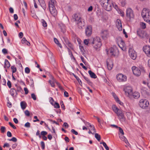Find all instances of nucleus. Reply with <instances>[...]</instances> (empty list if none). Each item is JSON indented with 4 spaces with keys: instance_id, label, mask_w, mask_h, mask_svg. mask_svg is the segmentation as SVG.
Instances as JSON below:
<instances>
[{
    "instance_id": "nucleus-1",
    "label": "nucleus",
    "mask_w": 150,
    "mask_h": 150,
    "mask_svg": "<svg viewBox=\"0 0 150 150\" xmlns=\"http://www.w3.org/2000/svg\"><path fill=\"white\" fill-rule=\"evenodd\" d=\"M92 46L94 50L99 51L102 45L101 39L99 37L96 36L93 38L91 42Z\"/></svg>"
},
{
    "instance_id": "nucleus-2",
    "label": "nucleus",
    "mask_w": 150,
    "mask_h": 150,
    "mask_svg": "<svg viewBox=\"0 0 150 150\" xmlns=\"http://www.w3.org/2000/svg\"><path fill=\"white\" fill-rule=\"evenodd\" d=\"M100 4L103 8L108 11H110L113 6L110 0H99Z\"/></svg>"
},
{
    "instance_id": "nucleus-3",
    "label": "nucleus",
    "mask_w": 150,
    "mask_h": 150,
    "mask_svg": "<svg viewBox=\"0 0 150 150\" xmlns=\"http://www.w3.org/2000/svg\"><path fill=\"white\" fill-rule=\"evenodd\" d=\"M56 5V2L55 0H50L49 3V8L51 14L55 17L57 14V12L55 6Z\"/></svg>"
},
{
    "instance_id": "nucleus-4",
    "label": "nucleus",
    "mask_w": 150,
    "mask_h": 150,
    "mask_svg": "<svg viewBox=\"0 0 150 150\" xmlns=\"http://www.w3.org/2000/svg\"><path fill=\"white\" fill-rule=\"evenodd\" d=\"M113 110L117 114L119 119L121 121L124 120L125 117L123 111L118 108L115 105H113L112 106Z\"/></svg>"
},
{
    "instance_id": "nucleus-5",
    "label": "nucleus",
    "mask_w": 150,
    "mask_h": 150,
    "mask_svg": "<svg viewBox=\"0 0 150 150\" xmlns=\"http://www.w3.org/2000/svg\"><path fill=\"white\" fill-rule=\"evenodd\" d=\"M142 16L144 21L150 25V11L149 10L144 8L142 13Z\"/></svg>"
},
{
    "instance_id": "nucleus-6",
    "label": "nucleus",
    "mask_w": 150,
    "mask_h": 150,
    "mask_svg": "<svg viewBox=\"0 0 150 150\" xmlns=\"http://www.w3.org/2000/svg\"><path fill=\"white\" fill-rule=\"evenodd\" d=\"M126 96L129 98H132V88L131 86H126L124 88Z\"/></svg>"
},
{
    "instance_id": "nucleus-7",
    "label": "nucleus",
    "mask_w": 150,
    "mask_h": 150,
    "mask_svg": "<svg viewBox=\"0 0 150 150\" xmlns=\"http://www.w3.org/2000/svg\"><path fill=\"white\" fill-rule=\"evenodd\" d=\"M139 104L141 108L143 109H145L149 106V103L147 100L142 99L139 100Z\"/></svg>"
},
{
    "instance_id": "nucleus-8",
    "label": "nucleus",
    "mask_w": 150,
    "mask_h": 150,
    "mask_svg": "<svg viewBox=\"0 0 150 150\" xmlns=\"http://www.w3.org/2000/svg\"><path fill=\"white\" fill-rule=\"evenodd\" d=\"M118 50L117 47L115 46L111 47L108 51H107L108 54L111 55L115 56L118 52Z\"/></svg>"
},
{
    "instance_id": "nucleus-9",
    "label": "nucleus",
    "mask_w": 150,
    "mask_h": 150,
    "mask_svg": "<svg viewBox=\"0 0 150 150\" xmlns=\"http://www.w3.org/2000/svg\"><path fill=\"white\" fill-rule=\"evenodd\" d=\"M137 35L141 38H147L149 37V35L144 30L139 29L137 30Z\"/></svg>"
},
{
    "instance_id": "nucleus-10",
    "label": "nucleus",
    "mask_w": 150,
    "mask_h": 150,
    "mask_svg": "<svg viewBox=\"0 0 150 150\" xmlns=\"http://www.w3.org/2000/svg\"><path fill=\"white\" fill-rule=\"evenodd\" d=\"M117 80L120 82H124L127 80L126 76L122 74H119L116 75Z\"/></svg>"
},
{
    "instance_id": "nucleus-11",
    "label": "nucleus",
    "mask_w": 150,
    "mask_h": 150,
    "mask_svg": "<svg viewBox=\"0 0 150 150\" xmlns=\"http://www.w3.org/2000/svg\"><path fill=\"white\" fill-rule=\"evenodd\" d=\"M126 15L127 17L129 19H133L134 18V14L133 11L131 8H128L126 11Z\"/></svg>"
},
{
    "instance_id": "nucleus-12",
    "label": "nucleus",
    "mask_w": 150,
    "mask_h": 150,
    "mask_svg": "<svg viewBox=\"0 0 150 150\" xmlns=\"http://www.w3.org/2000/svg\"><path fill=\"white\" fill-rule=\"evenodd\" d=\"M129 55L133 59L135 60L137 57V54L135 51L132 48H129L128 50Z\"/></svg>"
},
{
    "instance_id": "nucleus-13",
    "label": "nucleus",
    "mask_w": 150,
    "mask_h": 150,
    "mask_svg": "<svg viewBox=\"0 0 150 150\" xmlns=\"http://www.w3.org/2000/svg\"><path fill=\"white\" fill-rule=\"evenodd\" d=\"M132 70L133 74L137 76H139L141 74V72L138 68L133 66L132 67Z\"/></svg>"
},
{
    "instance_id": "nucleus-14",
    "label": "nucleus",
    "mask_w": 150,
    "mask_h": 150,
    "mask_svg": "<svg viewBox=\"0 0 150 150\" xmlns=\"http://www.w3.org/2000/svg\"><path fill=\"white\" fill-rule=\"evenodd\" d=\"M81 19V18L79 16L76 14H74L72 16L71 21L73 22H75L76 23L78 22Z\"/></svg>"
},
{
    "instance_id": "nucleus-15",
    "label": "nucleus",
    "mask_w": 150,
    "mask_h": 150,
    "mask_svg": "<svg viewBox=\"0 0 150 150\" xmlns=\"http://www.w3.org/2000/svg\"><path fill=\"white\" fill-rule=\"evenodd\" d=\"M143 50L147 56L150 57V46H145L143 47Z\"/></svg>"
},
{
    "instance_id": "nucleus-16",
    "label": "nucleus",
    "mask_w": 150,
    "mask_h": 150,
    "mask_svg": "<svg viewBox=\"0 0 150 150\" xmlns=\"http://www.w3.org/2000/svg\"><path fill=\"white\" fill-rule=\"evenodd\" d=\"M92 27L91 26H88L85 30V33L87 36H90L92 34Z\"/></svg>"
},
{
    "instance_id": "nucleus-17",
    "label": "nucleus",
    "mask_w": 150,
    "mask_h": 150,
    "mask_svg": "<svg viewBox=\"0 0 150 150\" xmlns=\"http://www.w3.org/2000/svg\"><path fill=\"white\" fill-rule=\"evenodd\" d=\"M117 27L119 31L122 30V25L121 21L120 19H117L116 22Z\"/></svg>"
},
{
    "instance_id": "nucleus-18",
    "label": "nucleus",
    "mask_w": 150,
    "mask_h": 150,
    "mask_svg": "<svg viewBox=\"0 0 150 150\" xmlns=\"http://www.w3.org/2000/svg\"><path fill=\"white\" fill-rule=\"evenodd\" d=\"M76 24L77 25L79 29H82L84 26L85 25V23L83 21H82L81 19L80 20V21H79Z\"/></svg>"
},
{
    "instance_id": "nucleus-19",
    "label": "nucleus",
    "mask_w": 150,
    "mask_h": 150,
    "mask_svg": "<svg viewBox=\"0 0 150 150\" xmlns=\"http://www.w3.org/2000/svg\"><path fill=\"white\" fill-rule=\"evenodd\" d=\"M50 78L51 79L49 80V82L52 87H55L54 83L56 82V81L52 76L51 75Z\"/></svg>"
},
{
    "instance_id": "nucleus-20",
    "label": "nucleus",
    "mask_w": 150,
    "mask_h": 150,
    "mask_svg": "<svg viewBox=\"0 0 150 150\" xmlns=\"http://www.w3.org/2000/svg\"><path fill=\"white\" fill-rule=\"evenodd\" d=\"M132 97L131 98H129L130 99H132L133 98L135 99H138L140 97L139 93L136 92H134L133 93H132Z\"/></svg>"
},
{
    "instance_id": "nucleus-21",
    "label": "nucleus",
    "mask_w": 150,
    "mask_h": 150,
    "mask_svg": "<svg viewBox=\"0 0 150 150\" xmlns=\"http://www.w3.org/2000/svg\"><path fill=\"white\" fill-rule=\"evenodd\" d=\"M119 137L120 139L122 141L124 142L127 145L129 146V144L128 141V140H127L125 136L122 135L120 136L119 135Z\"/></svg>"
},
{
    "instance_id": "nucleus-22",
    "label": "nucleus",
    "mask_w": 150,
    "mask_h": 150,
    "mask_svg": "<svg viewBox=\"0 0 150 150\" xmlns=\"http://www.w3.org/2000/svg\"><path fill=\"white\" fill-rule=\"evenodd\" d=\"M112 95L114 97L116 101L120 105H122L123 104V103L120 101V100H119L118 98L116 95L115 94V93H112Z\"/></svg>"
},
{
    "instance_id": "nucleus-23",
    "label": "nucleus",
    "mask_w": 150,
    "mask_h": 150,
    "mask_svg": "<svg viewBox=\"0 0 150 150\" xmlns=\"http://www.w3.org/2000/svg\"><path fill=\"white\" fill-rule=\"evenodd\" d=\"M21 106V108L24 110L25 109L27 106V104L25 101H22L20 103Z\"/></svg>"
},
{
    "instance_id": "nucleus-24",
    "label": "nucleus",
    "mask_w": 150,
    "mask_h": 150,
    "mask_svg": "<svg viewBox=\"0 0 150 150\" xmlns=\"http://www.w3.org/2000/svg\"><path fill=\"white\" fill-rule=\"evenodd\" d=\"M41 6L44 8H46V5L44 0H38Z\"/></svg>"
},
{
    "instance_id": "nucleus-25",
    "label": "nucleus",
    "mask_w": 150,
    "mask_h": 150,
    "mask_svg": "<svg viewBox=\"0 0 150 150\" xmlns=\"http://www.w3.org/2000/svg\"><path fill=\"white\" fill-rule=\"evenodd\" d=\"M88 72L91 77L92 78L94 79H96V78L97 76L96 75L91 71L89 70L88 71Z\"/></svg>"
},
{
    "instance_id": "nucleus-26",
    "label": "nucleus",
    "mask_w": 150,
    "mask_h": 150,
    "mask_svg": "<svg viewBox=\"0 0 150 150\" xmlns=\"http://www.w3.org/2000/svg\"><path fill=\"white\" fill-rule=\"evenodd\" d=\"M10 92L11 95L12 96H13L15 93H16V95L17 94L16 90L13 88H12L10 89Z\"/></svg>"
},
{
    "instance_id": "nucleus-27",
    "label": "nucleus",
    "mask_w": 150,
    "mask_h": 150,
    "mask_svg": "<svg viewBox=\"0 0 150 150\" xmlns=\"http://www.w3.org/2000/svg\"><path fill=\"white\" fill-rule=\"evenodd\" d=\"M120 44L122 45V47H120L121 48V49L123 50H126V46L125 45V44L123 40H121V41Z\"/></svg>"
},
{
    "instance_id": "nucleus-28",
    "label": "nucleus",
    "mask_w": 150,
    "mask_h": 150,
    "mask_svg": "<svg viewBox=\"0 0 150 150\" xmlns=\"http://www.w3.org/2000/svg\"><path fill=\"white\" fill-rule=\"evenodd\" d=\"M10 66V64L9 61L7 59H5V68H8Z\"/></svg>"
},
{
    "instance_id": "nucleus-29",
    "label": "nucleus",
    "mask_w": 150,
    "mask_h": 150,
    "mask_svg": "<svg viewBox=\"0 0 150 150\" xmlns=\"http://www.w3.org/2000/svg\"><path fill=\"white\" fill-rule=\"evenodd\" d=\"M89 39H86L84 40L83 42L84 44L87 46H88L89 45L90 43L89 42Z\"/></svg>"
},
{
    "instance_id": "nucleus-30",
    "label": "nucleus",
    "mask_w": 150,
    "mask_h": 150,
    "mask_svg": "<svg viewBox=\"0 0 150 150\" xmlns=\"http://www.w3.org/2000/svg\"><path fill=\"white\" fill-rule=\"evenodd\" d=\"M84 79L87 81V83L90 85H92V83L91 82L88 78L84 76Z\"/></svg>"
},
{
    "instance_id": "nucleus-31",
    "label": "nucleus",
    "mask_w": 150,
    "mask_h": 150,
    "mask_svg": "<svg viewBox=\"0 0 150 150\" xmlns=\"http://www.w3.org/2000/svg\"><path fill=\"white\" fill-rule=\"evenodd\" d=\"M95 137L98 141H100V136L98 133L95 134Z\"/></svg>"
},
{
    "instance_id": "nucleus-32",
    "label": "nucleus",
    "mask_w": 150,
    "mask_h": 150,
    "mask_svg": "<svg viewBox=\"0 0 150 150\" xmlns=\"http://www.w3.org/2000/svg\"><path fill=\"white\" fill-rule=\"evenodd\" d=\"M140 25L142 28L143 29H144L146 28V24L143 22H140Z\"/></svg>"
},
{
    "instance_id": "nucleus-33",
    "label": "nucleus",
    "mask_w": 150,
    "mask_h": 150,
    "mask_svg": "<svg viewBox=\"0 0 150 150\" xmlns=\"http://www.w3.org/2000/svg\"><path fill=\"white\" fill-rule=\"evenodd\" d=\"M100 144H102L103 146L105 147V148L106 150H109V148L107 146L106 143L104 142L102 143H100Z\"/></svg>"
},
{
    "instance_id": "nucleus-34",
    "label": "nucleus",
    "mask_w": 150,
    "mask_h": 150,
    "mask_svg": "<svg viewBox=\"0 0 150 150\" xmlns=\"http://www.w3.org/2000/svg\"><path fill=\"white\" fill-rule=\"evenodd\" d=\"M63 40L65 42H66L67 44H68L69 46H70L71 44L70 43L68 39L64 37H63Z\"/></svg>"
},
{
    "instance_id": "nucleus-35",
    "label": "nucleus",
    "mask_w": 150,
    "mask_h": 150,
    "mask_svg": "<svg viewBox=\"0 0 150 150\" xmlns=\"http://www.w3.org/2000/svg\"><path fill=\"white\" fill-rule=\"evenodd\" d=\"M102 33L104 36L106 37L108 34V33L107 30H105L103 31Z\"/></svg>"
},
{
    "instance_id": "nucleus-36",
    "label": "nucleus",
    "mask_w": 150,
    "mask_h": 150,
    "mask_svg": "<svg viewBox=\"0 0 150 150\" xmlns=\"http://www.w3.org/2000/svg\"><path fill=\"white\" fill-rule=\"evenodd\" d=\"M42 23L43 26L44 27H46L47 26V23L46 22L44 19L42 20Z\"/></svg>"
},
{
    "instance_id": "nucleus-37",
    "label": "nucleus",
    "mask_w": 150,
    "mask_h": 150,
    "mask_svg": "<svg viewBox=\"0 0 150 150\" xmlns=\"http://www.w3.org/2000/svg\"><path fill=\"white\" fill-rule=\"evenodd\" d=\"M11 69L12 70V73H15L16 70V68L14 66H12L11 67Z\"/></svg>"
},
{
    "instance_id": "nucleus-38",
    "label": "nucleus",
    "mask_w": 150,
    "mask_h": 150,
    "mask_svg": "<svg viewBox=\"0 0 150 150\" xmlns=\"http://www.w3.org/2000/svg\"><path fill=\"white\" fill-rule=\"evenodd\" d=\"M76 79L77 80L78 82L79 83V84L81 85H82V82L81 81V80L79 79V78L77 76H75L74 75Z\"/></svg>"
},
{
    "instance_id": "nucleus-39",
    "label": "nucleus",
    "mask_w": 150,
    "mask_h": 150,
    "mask_svg": "<svg viewBox=\"0 0 150 150\" xmlns=\"http://www.w3.org/2000/svg\"><path fill=\"white\" fill-rule=\"evenodd\" d=\"M6 130V128L4 127L1 126V131L2 133H4L5 132Z\"/></svg>"
},
{
    "instance_id": "nucleus-40",
    "label": "nucleus",
    "mask_w": 150,
    "mask_h": 150,
    "mask_svg": "<svg viewBox=\"0 0 150 150\" xmlns=\"http://www.w3.org/2000/svg\"><path fill=\"white\" fill-rule=\"evenodd\" d=\"M47 134V132L45 131H42L41 132V135L42 136H45Z\"/></svg>"
},
{
    "instance_id": "nucleus-41",
    "label": "nucleus",
    "mask_w": 150,
    "mask_h": 150,
    "mask_svg": "<svg viewBox=\"0 0 150 150\" xmlns=\"http://www.w3.org/2000/svg\"><path fill=\"white\" fill-rule=\"evenodd\" d=\"M25 73L27 74L29 73L30 72V69L28 67H26V68H25Z\"/></svg>"
},
{
    "instance_id": "nucleus-42",
    "label": "nucleus",
    "mask_w": 150,
    "mask_h": 150,
    "mask_svg": "<svg viewBox=\"0 0 150 150\" xmlns=\"http://www.w3.org/2000/svg\"><path fill=\"white\" fill-rule=\"evenodd\" d=\"M25 114V115L27 116H30V112L28 110H25L24 112Z\"/></svg>"
},
{
    "instance_id": "nucleus-43",
    "label": "nucleus",
    "mask_w": 150,
    "mask_h": 150,
    "mask_svg": "<svg viewBox=\"0 0 150 150\" xmlns=\"http://www.w3.org/2000/svg\"><path fill=\"white\" fill-rule=\"evenodd\" d=\"M10 141H12L13 142H16L17 141V139L15 137H13L11 139H9Z\"/></svg>"
},
{
    "instance_id": "nucleus-44",
    "label": "nucleus",
    "mask_w": 150,
    "mask_h": 150,
    "mask_svg": "<svg viewBox=\"0 0 150 150\" xmlns=\"http://www.w3.org/2000/svg\"><path fill=\"white\" fill-rule=\"evenodd\" d=\"M24 126L26 127H30V123L29 122H27L25 124Z\"/></svg>"
},
{
    "instance_id": "nucleus-45",
    "label": "nucleus",
    "mask_w": 150,
    "mask_h": 150,
    "mask_svg": "<svg viewBox=\"0 0 150 150\" xmlns=\"http://www.w3.org/2000/svg\"><path fill=\"white\" fill-rule=\"evenodd\" d=\"M2 52L4 54H6L7 53V50L6 49L4 48L2 50Z\"/></svg>"
},
{
    "instance_id": "nucleus-46",
    "label": "nucleus",
    "mask_w": 150,
    "mask_h": 150,
    "mask_svg": "<svg viewBox=\"0 0 150 150\" xmlns=\"http://www.w3.org/2000/svg\"><path fill=\"white\" fill-rule=\"evenodd\" d=\"M118 128L120 133H121L122 135H123L124 134V132L122 129L120 127H119Z\"/></svg>"
},
{
    "instance_id": "nucleus-47",
    "label": "nucleus",
    "mask_w": 150,
    "mask_h": 150,
    "mask_svg": "<svg viewBox=\"0 0 150 150\" xmlns=\"http://www.w3.org/2000/svg\"><path fill=\"white\" fill-rule=\"evenodd\" d=\"M68 49L69 54L70 55V56H71V58L73 57L74 59H75L73 55V54H72V52H71V51H70V50L69 49Z\"/></svg>"
},
{
    "instance_id": "nucleus-48",
    "label": "nucleus",
    "mask_w": 150,
    "mask_h": 150,
    "mask_svg": "<svg viewBox=\"0 0 150 150\" xmlns=\"http://www.w3.org/2000/svg\"><path fill=\"white\" fill-rule=\"evenodd\" d=\"M52 55L53 53L50 50H49L48 56L50 57V58L52 59Z\"/></svg>"
},
{
    "instance_id": "nucleus-49",
    "label": "nucleus",
    "mask_w": 150,
    "mask_h": 150,
    "mask_svg": "<svg viewBox=\"0 0 150 150\" xmlns=\"http://www.w3.org/2000/svg\"><path fill=\"white\" fill-rule=\"evenodd\" d=\"M9 124L10 125L11 127L13 129H16V127L11 122H9Z\"/></svg>"
},
{
    "instance_id": "nucleus-50",
    "label": "nucleus",
    "mask_w": 150,
    "mask_h": 150,
    "mask_svg": "<svg viewBox=\"0 0 150 150\" xmlns=\"http://www.w3.org/2000/svg\"><path fill=\"white\" fill-rule=\"evenodd\" d=\"M32 98L34 100H36V98L35 95L34 93H32L31 95Z\"/></svg>"
},
{
    "instance_id": "nucleus-51",
    "label": "nucleus",
    "mask_w": 150,
    "mask_h": 150,
    "mask_svg": "<svg viewBox=\"0 0 150 150\" xmlns=\"http://www.w3.org/2000/svg\"><path fill=\"white\" fill-rule=\"evenodd\" d=\"M41 144L42 149H44L45 147V145L44 142L42 141L41 142Z\"/></svg>"
},
{
    "instance_id": "nucleus-52",
    "label": "nucleus",
    "mask_w": 150,
    "mask_h": 150,
    "mask_svg": "<svg viewBox=\"0 0 150 150\" xmlns=\"http://www.w3.org/2000/svg\"><path fill=\"white\" fill-rule=\"evenodd\" d=\"M71 132L76 135H77L78 134V132L75 131L74 129H72L71 130Z\"/></svg>"
},
{
    "instance_id": "nucleus-53",
    "label": "nucleus",
    "mask_w": 150,
    "mask_h": 150,
    "mask_svg": "<svg viewBox=\"0 0 150 150\" xmlns=\"http://www.w3.org/2000/svg\"><path fill=\"white\" fill-rule=\"evenodd\" d=\"M54 107L55 108H59L60 107V106H59V104L57 103H55V104L54 105Z\"/></svg>"
},
{
    "instance_id": "nucleus-54",
    "label": "nucleus",
    "mask_w": 150,
    "mask_h": 150,
    "mask_svg": "<svg viewBox=\"0 0 150 150\" xmlns=\"http://www.w3.org/2000/svg\"><path fill=\"white\" fill-rule=\"evenodd\" d=\"M7 84L9 88H11V82L9 81H8L7 83Z\"/></svg>"
},
{
    "instance_id": "nucleus-55",
    "label": "nucleus",
    "mask_w": 150,
    "mask_h": 150,
    "mask_svg": "<svg viewBox=\"0 0 150 150\" xmlns=\"http://www.w3.org/2000/svg\"><path fill=\"white\" fill-rule=\"evenodd\" d=\"M64 96L66 97H67L69 96V94L66 91L64 92Z\"/></svg>"
},
{
    "instance_id": "nucleus-56",
    "label": "nucleus",
    "mask_w": 150,
    "mask_h": 150,
    "mask_svg": "<svg viewBox=\"0 0 150 150\" xmlns=\"http://www.w3.org/2000/svg\"><path fill=\"white\" fill-rule=\"evenodd\" d=\"M24 89L25 92V94H27L28 92V88H27L25 87L24 88Z\"/></svg>"
},
{
    "instance_id": "nucleus-57",
    "label": "nucleus",
    "mask_w": 150,
    "mask_h": 150,
    "mask_svg": "<svg viewBox=\"0 0 150 150\" xmlns=\"http://www.w3.org/2000/svg\"><path fill=\"white\" fill-rule=\"evenodd\" d=\"M80 65L85 70H87V68L85 66H84L82 63H81L80 64Z\"/></svg>"
},
{
    "instance_id": "nucleus-58",
    "label": "nucleus",
    "mask_w": 150,
    "mask_h": 150,
    "mask_svg": "<svg viewBox=\"0 0 150 150\" xmlns=\"http://www.w3.org/2000/svg\"><path fill=\"white\" fill-rule=\"evenodd\" d=\"M27 40H26L25 38H23L21 40V42L22 43L24 44L25 42Z\"/></svg>"
},
{
    "instance_id": "nucleus-59",
    "label": "nucleus",
    "mask_w": 150,
    "mask_h": 150,
    "mask_svg": "<svg viewBox=\"0 0 150 150\" xmlns=\"http://www.w3.org/2000/svg\"><path fill=\"white\" fill-rule=\"evenodd\" d=\"M7 135L8 137H11L12 136L11 133L9 131H8L7 132Z\"/></svg>"
},
{
    "instance_id": "nucleus-60",
    "label": "nucleus",
    "mask_w": 150,
    "mask_h": 150,
    "mask_svg": "<svg viewBox=\"0 0 150 150\" xmlns=\"http://www.w3.org/2000/svg\"><path fill=\"white\" fill-rule=\"evenodd\" d=\"M63 126L65 127L66 128H67L69 126L67 122H64L63 124Z\"/></svg>"
},
{
    "instance_id": "nucleus-61",
    "label": "nucleus",
    "mask_w": 150,
    "mask_h": 150,
    "mask_svg": "<svg viewBox=\"0 0 150 150\" xmlns=\"http://www.w3.org/2000/svg\"><path fill=\"white\" fill-rule=\"evenodd\" d=\"M61 31L63 33H65L66 32V29L64 27H63L62 28H61Z\"/></svg>"
},
{
    "instance_id": "nucleus-62",
    "label": "nucleus",
    "mask_w": 150,
    "mask_h": 150,
    "mask_svg": "<svg viewBox=\"0 0 150 150\" xmlns=\"http://www.w3.org/2000/svg\"><path fill=\"white\" fill-rule=\"evenodd\" d=\"M7 106L9 108H11L12 107V105L9 101L7 103Z\"/></svg>"
},
{
    "instance_id": "nucleus-63",
    "label": "nucleus",
    "mask_w": 150,
    "mask_h": 150,
    "mask_svg": "<svg viewBox=\"0 0 150 150\" xmlns=\"http://www.w3.org/2000/svg\"><path fill=\"white\" fill-rule=\"evenodd\" d=\"M9 146H10L9 145L8 143H5L4 144L3 146V147L4 148L6 147H9Z\"/></svg>"
},
{
    "instance_id": "nucleus-64",
    "label": "nucleus",
    "mask_w": 150,
    "mask_h": 150,
    "mask_svg": "<svg viewBox=\"0 0 150 150\" xmlns=\"http://www.w3.org/2000/svg\"><path fill=\"white\" fill-rule=\"evenodd\" d=\"M13 121L16 124H17L18 122L17 119L15 118L13 119Z\"/></svg>"
}]
</instances>
